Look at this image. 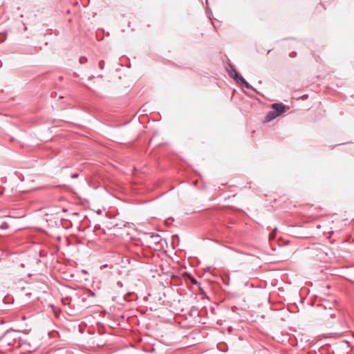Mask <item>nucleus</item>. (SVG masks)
I'll return each instance as SVG.
<instances>
[{"instance_id":"obj_8","label":"nucleus","mask_w":354,"mask_h":354,"mask_svg":"<svg viewBox=\"0 0 354 354\" xmlns=\"http://www.w3.org/2000/svg\"><path fill=\"white\" fill-rule=\"evenodd\" d=\"M90 295L92 296V297H94L95 295L94 292L90 291Z\"/></svg>"},{"instance_id":"obj_3","label":"nucleus","mask_w":354,"mask_h":354,"mask_svg":"<svg viewBox=\"0 0 354 354\" xmlns=\"http://www.w3.org/2000/svg\"><path fill=\"white\" fill-rule=\"evenodd\" d=\"M277 116H278L277 112H274V111H270L267 114V115H266V117L265 118V121L266 122H270L272 120L276 118Z\"/></svg>"},{"instance_id":"obj_5","label":"nucleus","mask_w":354,"mask_h":354,"mask_svg":"<svg viewBox=\"0 0 354 354\" xmlns=\"http://www.w3.org/2000/svg\"><path fill=\"white\" fill-rule=\"evenodd\" d=\"M296 56H297L296 52H292L291 53H290V57H295Z\"/></svg>"},{"instance_id":"obj_7","label":"nucleus","mask_w":354,"mask_h":354,"mask_svg":"<svg viewBox=\"0 0 354 354\" xmlns=\"http://www.w3.org/2000/svg\"><path fill=\"white\" fill-rule=\"evenodd\" d=\"M191 281L194 284H196L197 283V281L194 278H191Z\"/></svg>"},{"instance_id":"obj_6","label":"nucleus","mask_w":354,"mask_h":354,"mask_svg":"<svg viewBox=\"0 0 354 354\" xmlns=\"http://www.w3.org/2000/svg\"><path fill=\"white\" fill-rule=\"evenodd\" d=\"M5 39H6V36L5 35H0V43L3 42Z\"/></svg>"},{"instance_id":"obj_4","label":"nucleus","mask_w":354,"mask_h":354,"mask_svg":"<svg viewBox=\"0 0 354 354\" xmlns=\"http://www.w3.org/2000/svg\"><path fill=\"white\" fill-rule=\"evenodd\" d=\"M276 230H277V228L274 229V232H272L271 234H270L269 235V237L270 239H273L274 237H275V235H276Z\"/></svg>"},{"instance_id":"obj_2","label":"nucleus","mask_w":354,"mask_h":354,"mask_svg":"<svg viewBox=\"0 0 354 354\" xmlns=\"http://www.w3.org/2000/svg\"><path fill=\"white\" fill-rule=\"evenodd\" d=\"M272 108L274 112H277L278 116L285 111V106L282 104L274 103L272 105Z\"/></svg>"},{"instance_id":"obj_1","label":"nucleus","mask_w":354,"mask_h":354,"mask_svg":"<svg viewBox=\"0 0 354 354\" xmlns=\"http://www.w3.org/2000/svg\"><path fill=\"white\" fill-rule=\"evenodd\" d=\"M230 75L231 77H232L233 78L237 80H240L241 82L244 84L247 88H249V84L245 80L244 78H243L242 77L239 76L238 73L235 71V70H232L230 72Z\"/></svg>"}]
</instances>
